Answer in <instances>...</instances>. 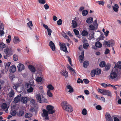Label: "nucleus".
Segmentation results:
<instances>
[{"label": "nucleus", "mask_w": 121, "mask_h": 121, "mask_svg": "<svg viewBox=\"0 0 121 121\" xmlns=\"http://www.w3.org/2000/svg\"><path fill=\"white\" fill-rule=\"evenodd\" d=\"M118 69L121 70V61L118 62V64L115 65L114 67L111 71L108 78L110 80H113L116 78L117 76V73Z\"/></svg>", "instance_id": "f257e3e1"}, {"label": "nucleus", "mask_w": 121, "mask_h": 121, "mask_svg": "<svg viewBox=\"0 0 121 121\" xmlns=\"http://www.w3.org/2000/svg\"><path fill=\"white\" fill-rule=\"evenodd\" d=\"M62 108L65 110L69 112H71L73 110V108L66 101L62 102L61 104Z\"/></svg>", "instance_id": "f03ea898"}, {"label": "nucleus", "mask_w": 121, "mask_h": 121, "mask_svg": "<svg viewBox=\"0 0 121 121\" xmlns=\"http://www.w3.org/2000/svg\"><path fill=\"white\" fill-rule=\"evenodd\" d=\"M35 97L38 102L41 103L46 102V99L42 95L40 94L36 95Z\"/></svg>", "instance_id": "7ed1b4c3"}, {"label": "nucleus", "mask_w": 121, "mask_h": 121, "mask_svg": "<svg viewBox=\"0 0 121 121\" xmlns=\"http://www.w3.org/2000/svg\"><path fill=\"white\" fill-rule=\"evenodd\" d=\"M4 52L6 55H7L10 56L13 55L14 52V50L12 48L9 47L4 49Z\"/></svg>", "instance_id": "20e7f679"}, {"label": "nucleus", "mask_w": 121, "mask_h": 121, "mask_svg": "<svg viewBox=\"0 0 121 121\" xmlns=\"http://www.w3.org/2000/svg\"><path fill=\"white\" fill-rule=\"evenodd\" d=\"M54 107L51 105H48L46 107V109L49 114H52L55 112V111L53 110Z\"/></svg>", "instance_id": "39448f33"}, {"label": "nucleus", "mask_w": 121, "mask_h": 121, "mask_svg": "<svg viewBox=\"0 0 121 121\" xmlns=\"http://www.w3.org/2000/svg\"><path fill=\"white\" fill-rule=\"evenodd\" d=\"M100 90H101L100 93L104 95H107L108 96L110 97L112 96L111 92L109 91L105 90H102L101 89H100Z\"/></svg>", "instance_id": "423d86ee"}, {"label": "nucleus", "mask_w": 121, "mask_h": 121, "mask_svg": "<svg viewBox=\"0 0 121 121\" xmlns=\"http://www.w3.org/2000/svg\"><path fill=\"white\" fill-rule=\"evenodd\" d=\"M59 45L60 47V49L62 51L65 52H68L67 50V48L65 45L63 44L60 43H59Z\"/></svg>", "instance_id": "0eeeda50"}, {"label": "nucleus", "mask_w": 121, "mask_h": 121, "mask_svg": "<svg viewBox=\"0 0 121 121\" xmlns=\"http://www.w3.org/2000/svg\"><path fill=\"white\" fill-rule=\"evenodd\" d=\"M105 117L107 121H112L113 119L110 115L108 113L106 112L105 115Z\"/></svg>", "instance_id": "6e6552de"}, {"label": "nucleus", "mask_w": 121, "mask_h": 121, "mask_svg": "<svg viewBox=\"0 0 121 121\" xmlns=\"http://www.w3.org/2000/svg\"><path fill=\"white\" fill-rule=\"evenodd\" d=\"M18 70L19 71H21L24 70L25 67L22 64L19 63L17 66Z\"/></svg>", "instance_id": "1a4fd4ad"}, {"label": "nucleus", "mask_w": 121, "mask_h": 121, "mask_svg": "<svg viewBox=\"0 0 121 121\" xmlns=\"http://www.w3.org/2000/svg\"><path fill=\"white\" fill-rule=\"evenodd\" d=\"M49 46L53 51H55L56 49L55 46L54 44L52 41H51L49 42Z\"/></svg>", "instance_id": "9d476101"}, {"label": "nucleus", "mask_w": 121, "mask_h": 121, "mask_svg": "<svg viewBox=\"0 0 121 121\" xmlns=\"http://www.w3.org/2000/svg\"><path fill=\"white\" fill-rule=\"evenodd\" d=\"M21 101L23 104L27 103L28 101V99L27 97H21Z\"/></svg>", "instance_id": "9b49d317"}, {"label": "nucleus", "mask_w": 121, "mask_h": 121, "mask_svg": "<svg viewBox=\"0 0 121 121\" xmlns=\"http://www.w3.org/2000/svg\"><path fill=\"white\" fill-rule=\"evenodd\" d=\"M76 18L75 17L74 20H73L71 24L72 27L74 28H76L78 25L77 22L75 20V19Z\"/></svg>", "instance_id": "f8f14e48"}, {"label": "nucleus", "mask_w": 121, "mask_h": 121, "mask_svg": "<svg viewBox=\"0 0 121 121\" xmlns=\"http://www.w3.org/2000/svg\"><path fill=\"white\" fill-rule=\"evenodd\" d=\"M28 68L32 72H35L36 71L35 67L33 65H30L28 66Z\"/></svg>", "instance_id": "ddd939ff"}, {"label": "nucleus", "mask_w": 121, "mask_h": 121, "mask_svg": "<svg viewBox=\"0 0 121 121\" xmlns=\"http://www.w3.org/2000/svg\"><path fill=\"white\" fill-rule=\"evenodd\" d=\"M16 69L15 66L14 65H12L10 66L9 70L10 72L13 73L16 71Z\"/></svg>", "instance_id": "4468645a"}, {"label": "nucleus", "mask_w": 121, "mask_h": 121, "mask_svg": "<svg viewBox=\"0 0 121 121\" xmlns=\"http://www.w3.org/2000/svg\"><path fill=\"white\" fill-rule=\"evenodd\" d=\"M24 114V112L22 110L19 111L17 112V115L19 117H21L23 116Z\"/></svg>", "instance_id": "2eb2a0df"}, {"label": "nucleus", "mask_w": 121, "mask_h": 121, "mask_svg": "<svg viewBox=\"0 0 121 121\" xmlns=\"http://www.w3.org/2000/svg\"><path fill=\"white\" fill-rule=\"evenodd\" d=\"M95 46L97 48H100L102 46V44L100 42L97 41L95 43Z\"/></svg>", "instance_id": "dca6fc26"}, {"label": "nucleus", "mask_w": 121, "mask_h": 121, "mask_svg": "<svg viewBox=\"0 0 121 121\" xmlns=\"http://www.w3.org/2000/svg\"><path fill=\"white\" fill-rule=\"evenodd\" d=\"M67 88L69 90L68 92L69 93H71L73 91V90L72 87L70 85H67L66 86Z\"/></svg>", "instance_id": "f3484780"}, {"label": "nucleus", "mask_w": 121, "mask_h": 121, "mask_svg": "<svg viewBox=\"0 0 121 121\" xmlns=\"http://www.w3.org/2000/svg\"><path fill=\"white\" fill-rule=\"evenodd\" d=\"M11 63L10 62H8L6 63L5 67V70L7 71L8 70L10 66Z\"/></svg>", "instance_id": "a211bd4d"}, {"label": "nucleus", "mask_w": 121, "mask_h": 121, "mask_svg": "<svg viewBox=\"0 0 121 121\" xmlns=\"http://www.w3.org/2000/svg\"><path fill=\"white\" fill-rule=\"evenodd\" d=\"M35 85H34L33 83L31 84L30 83H26V87L28 88V89L31 87H33Z\"/></svg>", "instance_id": "6ab92c4d"}, {"label": "nucleus", "mask_w": 121, "mask_h": 121, "mask_svg": "<svg viewBox=\"0 0 121 121\" xmlns=\"http://www.w3.org/2000/svg\"><path fill=\"white\" fill-rule=\"evenodd\" d=\"M86 22L88 23H91L93 22V19L92 17L88 18L86 20Z\"/></svg>", "instance_id": "aec40b11"}, {"label": "nucleus", "mask_w": 121, "mask_h": 121, "mask_svg": "<svg viewBox=\"0 0 121 121\" xmlns=\"http://www.w3.org/2000/svg\"><path fill=\"white\" fill-rule=\"evenodd\" d=\"M14 91L13 90H12L9 93L8 95L9 97H13L14 95Z\"/></svg>", "instance_id": "412c9836"}, {"label": "nucleus", "mask_w": 121, "mask_h": 121, "mask_svg": "<svg viewBox=\"0 0 121 121\" xmlns=\"http://www.w3.org/2000/svg\"><path fill=\"white\" fill-rule=\"evenodd\" d=\"M44 116V117H47L48 116L49 112L45 109H43V110Z\"/></svg>", "instance_id": "4be33fe9"}, {"label": "nucleus", "mask_w": 121, "mask_h": 121, "mask_svg": "<svg viewBox=\"0 0 121 121\" xmlns=\"http://www.w3.org/2000/svg\"><path fill=\"white\" fill-rule=\"evenodd\" d=\"M112 7L113 10L114 11L117 12L118 11V9L119 8V7L117 4H115L114 6H113Z\"/></svg>", "instance_id": "5701e85b"}, {"label": "nucleus", "mask_w": 121, "mask_h": 121, "mask_svg": "<svg viewBox=\"0 0 121 121\" xmlns=\"http://www.w3.org/2000/svg\"><path fill=\"white\" fill-rule=\"evenodd\" d=\"M96 73V71L95 70L93 69L91 71V76L92 77H94L95 76V75Z\"/></svg>", "instance_id": "b1692460"}, {"label": "nucleus", "mask_w": 121, "mask_h": 121, "mask_svg": "<svg viewBox=\"0 0 121 121\" xmlns=\"http://www.w3.org/2000/svg\"><path fill=\"white\" fill-rule=\"evenodd\" d=\"M47 87L48 88V90H49L50 91L51 90L52 91L54 89V87L52 86V85L51 84L48 85L47 86Z\"/></svg>", "instance_id": "393cba45"}, {"label": "nucleus", "mask_w": 121, "mask_h": 121, "mask_svg": "<svg viewBox=\"0 0 121 121\" xmlns=\"http://www.w3.org/2000/svg\"><path fill=\"white\" fill-rule=\"evenodd\" d=\"M20 42V40L19 38L18 37H14L13 40L14 43L15 44H16Z\"/></svg>", "instance_id": "a878e982"}, {"label": "nucleus", "mask_w": 121, "mask_h": 121, "mask_svg": "<svg viewBox=\"0 0 121 121\" xmlns=\"http://www.w3.org/2000/svg\"><path fill=\"white\" fill-rule=\"evenodd\" d=\"M84 55H80L79 56V60L80 63L82 62L84 59Z\"/></svg>", "instance_id": "bb28decb"}, {"label": "nucleus", "mask_w": 121, "mask_h": 121, "mask_svg": "<svg viewBox=\"0 0 121 121\" xmlns=\"http://www.w3.org/2000/svg\"><path fill=\"white\" fill-rule=\"evenodd\" d=\"M88 65V61H85L83 63V66L85 68H86Z\"/></svg>", "instance_id": "cd10ccee"}, {"label": "nucleus", "mask_w": 121, "mask_h": 121, "mask_svg": "<svg viewBox=\"0 0 121 121\" xmlns=\"http://www.w3.org/2000/svg\"><path fill=\"white\" fill-rule=\"evenodd\" d=\"M109 47H112L115 44L114 41L112 40H111L109 41Z\"/></svg>", "instance_id": "c85d7f7f"}, {"label": "nucleus", "mask_w": 121, "mask_h": 121, "mask_svg": "<svg viewBox=\"0 0 121 121\" xmlns=\"http://www.w3.org/2000/svg\"><path fill=\"white\" fill-rule=\"evenodd\" d=\"M88 11L86 10H84L82 12V15L84 16H86L88 13Z\"/></svg>", "instance_id": "c756f323"}, {"label": "nucleus", "mask_w": 121, "mask_h": 121, "mask_svg": "<svg viewBox=\"0 0 121 121\" xmlns=\"http://www.w3.org/2000/svg\"><path fill=\"white\" fill-rule=\"evenodd\" d=\"M88 32L86 31L85 30H83L82 33V35L83 36H85L87 35H88Z\"/></svg>", "instance_id": "7c9ffc66"}, {"label": "nucleus", "mask_w": 121, "mask_h": 121, "mask_svg": "<svg viewBox=\"0 0 121 121\" xmlns=\"http://www.w3.org/2000/svg\"><path fill=\"white\" fill-rule=\"evenodd\" d=\"M100 67H103L105 66V61H102L101 62L99 65Z\"/></svg>", "instance_id": "2f4dec72"}, {"label": "nucleus", "mask_w": 121, "mask_h": 121, "mask_svg": "<svg viewBox=\"0 0 121 121\" xmlns=\"http://www.w3.org/2000/svg\"><path fill=\"white\" fill-rule=\"evenodd\" d=\"M88 46L89 44L87 43H85L83 44V48L85 49H87Z\"/></svg>", "instance_id": "473e14b6"}, {"label": "nucleus", "mask_w": 121, "mask_h": 121, "mask_svg": "<svg viewBox=\"0 0 121 121\" xmlns=\"http://www.w3.org/2000/svg\"><path fill=\"white\" fill-rule=\"evenodd\" d=\"M7 107V104L6 103H3L1 105L2 108L3 109H5Z\"/></svg>", "instance_id": "72a5a7b5"}, {"label": "nucleus", "mask_w": 121, "mask_h": 121, "mask_svg": "<svg viewBox=\"0 0 121 121\" xmlns=\"http://www.w3.org/2000/svg\"><path fill=\"white\" fill-rule=\"evenodd\" d=\"M20 98H18V97H16L14 98L13 102L15 103H17L20 101Z\"/></svg>", "instance_id": "f704fd0d"}, {"label": "nucleus", "mask_w": 121, "mask_h": 121, "mask_svg": "<svg viewBox=\"0 0 121 121\" xmlns=\"http://www.w3.org/2000/svg\"><path fill=\"white\" fill-rule=\"evenodd\" d=\"M47 94L48 95L49 97H52L53 95L52 93L51 92V91L49 90H48L47 92Z\"/></svg>", "instance_id": "c9c22d12"}, {"label": "nucleus", "mask_w": 121, "mask_h": 121, "mask_svg": "<svg viewBox=\"0 0 121 121\" xmlns=\"http://www.w3.org/2000/svg\"><path fill=\"white\" fill-rule=\"evenodd\" d=\"M32 115L30 113H27L25 115V117L26 118H28L32 117Z\"/></svg>", "instance_id": "e433bc0d"}, {"label": "nucleus", "mask_w": 121, "mask_h": 121, "mask_svg": "<svg viewBox=\"0 0 121 121\" xmlns=\"http://www.w3.org/2000/svg\"><path fill=\"white\" fill-rule=\"evenodd\" d=\"M8 39L6 40V42L7 43H9L10 42L11 39V36L10 35H9L8 36Z\"/></svg>", "instance_id": "4c0bfd02"}, {"label": "nucleus", "mask_w": 121, "mask_h": 121, "mask_svg": "<svg viewBox=\"0 0 121 121\" xmlns=\"http://www.w3.org/2000/svg\"><path fill=\"white\" fill-rule=\"evenodd\" d=\"M105 66V70H108L110 69L111 65L109 64H107V65Z\"/></svg>", "instance_id": "58836bf2"}, {"label": "nucleus", "mask_w": 121, "mask_h": 121, "mask_svg": "<svg viewBox=\"0 0 121 121\" xmlns=\"http://www.w3.org/2000/svg\"><path fill=\"white\" fill-rule=\"evenodd\" d=\"M18 56L17 55L14 54L13 56V59L15 61H16L18 59Z\"/></svg>", "instance_id": "ea45409f"}, {"label": "nucleus", "mask_w": 121, "mask_h": 121, "mask_svg": "<svg viewBox=\"0 0 121 121\" xmlns=\"http://www.w3.org/2000/svg\"><path fill=\"white\" fill-rule=\"evenodd\" d=\"M32 87H31L27 89V91L28 92L31 93L33 91L34 89Z\"/></svg>", "instance_id": "a19ab883"}, {"label": "nucleus", "mask_w": 121, "mask_h": 121, "mask_svg": "<svg viewBox=\"0 0 121 121\" xmlns=\"http://www.w3.org/2000/svg\"><path fill=\"white\" fill-rule=\"evenodd\" d=\"M82 113L83 115H86L87 114V110L85 108H84L82 111Z\"/></svg>", "instance_id": "79ce46f5"}, {"label": "nucleus", "mask_w": 121, "mask_h": 121, "mask_svg": "<svg viewBox=\"0 0 121 121\" xmlns=\"http://www.w3.org/2000/svg\"><path fill=\"white\" fill-rule=\"evenodd\" d=\"M42 80V78L40 77H37L36 79V81L37 82H41Z\"/></svg>", "instance_id": "37998d69"}, {"label": "nucleus", "mask_w": 121, "mask_h": 121, "mask_svg": "<svg viewBox=\"0 0 121 121\" xmlns=\"http://www.w3.org/2000/svg\"><path fill=\"white\" fill-rule=\"evenodd\" d=\"M16 113V111L14 110L11 111V114L13 116H15Z\"/></svg>", "instance_id": "c03bdc74"}, {"label": "nucleus", "mask_w": 121, "mask_h": 121, "mask_svg": "<svg viewBox=\"0 0 121 121\" xmlns=\"http://www.w3.org/2000/svg\"><path fill=\"white\" fill-rule=\"evenodd\" d=\"M96 2L99 4L100 5H104V3L103 1H97Z\"/></svg>", "instance_id": "a18cd8bd"}, {"label": "nucleus", "mask_w": 121, "mask_h": 121, "mask_svg": "<svg viewBox=\"0 0 121 121\" xmlns=\"http://www.w3.org/2000/svg\"><path fill=\"white\" fill-rule=\"evenodd\" d=\"M62 21L61 19H59L57 22V24L58 25H61L62 24Z\"/></svg>", "instance_id": "49530a36"}, {"label": "nucleus", "mask_w": 121, "mask_h": 121, "mask_svg": "<svg viewBox=\"0 0 121 121\" xmlns=\"http://www.w3.org/2000/svg\"><path fill=\"white\" fill-rule=\"evenodd\" d=\"M47 31H48V34L49 36H50L51 35V33L52 32V31L49 28L48 29H47Z\"/></svg>", "instance_id": "de8ad7c7"}, {"label": "nucleus", "mask_w": 121, "mask_h": 121, "mask_svg": "<svg viewBox=\"0 0 121 121\" xmlns=\"http://www.w3.org/2000/svg\"><path fill=\"white\" fill-rule=\"evenodd\" d=\"M89 28L91 30H93L95 29V27L93 25H90L89 26Z\"/></svg>", "instance_id": "09e8293b"}, {"label": "nucleus", "mask_w": 121, "mask_h": 121, "mask_svg": "<svg viewBox=\"0 0 121 121\" xmlns=\"http://www.w3.org/2000/svg\"><path fill=\"white\" fill-rule=\"evenodd\" d=\"M39 3L42 4H44L46 2V1L45 0H39Z\"/></svg>", "instance_id": "8fccbe9b"}, {"label": "nucleus", "mask_w": 121, "mask_h": 121, "mask_svg": "<svg viewBox=\"0 0 121 121\" xmlns=\"http://www.w3.org/2000/svg\"><path fill=\"white\" fill-rule=\"evenodd\" d=\"M73 31L75 35H78L79 34V33L78 31L76 29H74L73 30Z\"/></svg>", "instance_id": "3c124183"}, {"label": "nucleus", "mask_w": 121, "mask_h": 121, "mask_svg": "<svg viewBox=\"0 0 121 121\" xmlns=\"http://www.w3.org/2000/svg\"><path fill=\"white\" fill-rule=\"evenodd\" d=\"M78 83H82L83 82V81L82 79H81L80 78H78V80L77 81Z\"/></svg>", "instance_id": "603ef678"}, {"label": "nucleus", "mask_w": 121, "mask_h": 121, "mask_svg": "<svg viewBox=\"0 0 121 121\" xmlns=\"http://www.w3.org/2000/svg\"><path fill=\"white\" fill-rule=\"evenodd\" d=\"M110 52L109 50L107 48H106L104 52V54H108Z\"/></svg>", "instance_id": "864d4df0"}, {"label": "nucleus", "mask_w": 121, "mask_h": 121, "mask_svg": "<svg viewBox=\"0 0 121 121\" xmlns=\"http://www.w3.org/2000/svg\"><path fill=\"white\" fill-rule=\"evenodd\" d=\"M71 73V74L73 75H74L76 74V72L75 70L73 69L71 70L70 71Z\"/></svg>", "instance_id": "5fc2aeb1"}, {"label": "nucleus", "mask_w": 121, "mask_h": 121, "mask_svg": "<svg viewBox=\"0 0 121 121\" xmlns=\"http://www.w3.org/2000/svg\"><path fill=\"white\" fill-rule=\"evenodd\" d=\"M5 47V44L2 42H0V47L4 48Z\"/></svg>", "instance_id": "6e6d98bb"}, {"label": "nucleus", "mask_w": 121, "mask_h": 121, "mask_svg": "<svg viewBox=\"0 0 121 121\" xmlns=\"http://www.w3.org/2000/svg\"><path fill=\"white\" fill-rule=\"evenodd\" d=\"M96 108L97 109L99 110H101L102 109L101 106L99 105H98L96 107Z\"/></svg>", "instance_id": "4d7b16f0"}, {"label": "nucleus", "mask_w": 121, "mask_h": 121, "mask_svg": "<svg viewBox=\"0 0 121 121\" xmlns=\"http://www.w3.org/2000/svg\"><path fill=\"white\" fill-rule=\"evenodd\" d=\"M44 7L46 10H47L49 9V6L48 4H46L44 5Z\"/></svg>", "instance_id": "13d9d810"}, {"label": "nucleus", "mask_w": 121, "mask_h": 121, "mask_svg": "<svg viewBox=\"0 0 121 121\" xmlns=\"http://www.w3.org/2000/svg\"><path fill=\"white\" fill-rule=\"evenodd\" d=\"M83 80L86 84H87L89 83V81L87 79H83Z\"/></svg>", "instance_id": "bf43d9fd"}, {"label": "nucleus", "mask_w": 121, "mask_h": 121, "mask_svg": "<svg viewBox=\"0 0 121 121\" xmlns=\"http://www.w3.org/2000/svg\"><path fill=\"white\" fill-rule=\"evenodd\" d=\"M18 87V84H14L13 86V88L15 90H17V89Z\"/></svg>", "instance_id": "052dcab7"}, {"label": "nucleus", "mask_w": 121, "mask_h": 121, "mask_svg": "<svg viewBox=\"0 0 121 121\" xmlns=\"http://www.w3.org/2000/svg\"><path fill=\"white\" fill-rule=\"evenodd\" d=\"M27 25L29 27H30V26H33V24L31 21H30L29 23H27Z\"/></svg>", "instance_id": "680f3d73"}, {"label": "nucleus", "mask_w": 121, "mask_h": 121, "mask_svg": "<svg viewBox=\"0 0 121 121\" xmlns=\"http://www.w3.org/2000/svg\"><path fill=\"white\" fill-rule=\"evenodd\" d=\"M35 101L33 99H31L30 101V102L31 104H34L35 103Z\"/></svg>", "instance_id": "e2e57ef3"}, {"label": "nucleus", "mask_w": 121, "mask_h": 121, "mask_svg": "<svg viewBox=\"0 0 121 121\" xmlns=\"http://www.w3.org/2000/svg\"><path fill=\"white\" fill-rule=\"evenodd\" d=\"M84 92L85 94L87 95H89L90 93L89 91L87 90H85L84 91Z\"/></svg>", "instance_id": "0e129e2a"}, {"label": "nucleus", "mask_w": 121, "mask_h": 121, "mask_svg": "<svg viewBox=\"0 0 121 121\" xmlns=\"http://www.w3.org/2000/svg\"><path fill=\"white\" fill-rule=\"evenodd\" d=\"M104 38L103 36V35H101L99 37V38L98 39L99 41L100 40H102Z\"/></svg>", "instance_id": "69168bd1"}, {"label": "nucleus", "mask_w": 121, "mask_h": 121, "mask_svg": "<svg viewBox=\"0 0 121 121\" xmlns=\"http://www.w3.org/2000/svg\"><path fill=\"white\" fill-rule=\"evenodd\" d=\"M104 44L105 45H107L109 47V46H110V45H109V41H108V42L106 41H105L104 43Z\"/></svg>", "instance_id": "338daca9"}, {"label": "nucleus", "mask_w": 121, "mask_h": 121, "mask_svg": "<svg viewBox=\"0 0 121 121\" xmlns=\"http://www.w3.org/2000/svg\"><path fill=\"white\" fill-rule=\"evenodd\" d=\"M101 73V70L99 69L98 70H97L96 71V74L97 75L100 74Z\"/></svg>", "instance_id": "774afa93"}]
</instances>
